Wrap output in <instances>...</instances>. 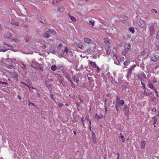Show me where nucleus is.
<instances>
[{
    "label": "nucleus",
    "mask_w": 159,
    "mask_h": 159,
    "mask_svg": "<svg viewBox=\"0 0 159 159\" xmlns=\"http://www.w3.org/2000/svg\"><path fill=\"white\" fill-rule=\"evenodd\" d=\"M4 44L5 46H3L2 48H0V52H5L9 50H13L14 48L11 45L7 44L4 43Z\"/></svg>",
    "instance_id": "obj_1"
},
{
    "label": "nucleus",
    "mask_w": 159,
    "mask_h": 159,
    "mask_svg": "<svg viewBox=\"0 0 159 159\" xmlns=\"http://www.w3.org/2000/svg\"><path fill=\"white\" fill-rule=\"evenodd\" d=\"M4 44L5 46H3L2 48H0V52H5L9 50H13L14 48L11 45L7 44L4 43Z\"/></svg>",
    "instance_id": "obj_2"
},
{
    "label": "nucleus",
    "mask_w": 159,
    "mask_h": 159,
    "mask_svg": "<svg viewBox=\"0 0 159 159\" xmlns=\"http://www.w3.org/2000/svg\"><path fill=\"white\" fill-rule=\"evenodd\" d=\"M31 66L35 69L43 70L41 65L37 62H32Z\"/></svg>",
    "instance_id": "obj_3"
},
{
    "label": "nucleus",
    "mask_w": 159,
    "mask_h": 159,
    "mask_svg": "<svg viewBox=\"0 0 159 159\" xmlns=\"http://www.w3.org/2000/svg\"><path fill=\"white\" fill-rule=\"evenodd\" d=\"M90 125H89V128L90 131L92 132V141L93 143L95 144L97 143L96 139V135L95 133L91 129V124L90 121H89Z\"/></svg>",
    "instance_id": "obj_4"
},
{
    "label": "nucleus",
    "mask_w": 159,
    "mask_h": 159,
    "mask_svg": "<svg viewBox=\"0 0 159 159\" xmlns=\"http://www.w3.org/2000/svg\"><path fill=\"white\" fill-rule=\"evenodd\" d=\"M131 46L130 44H126L125 46V52H123L122 54L123 55L125 56L128 52L130 50Z\"/></svg>",
    "instance_id": "obj_5"
},
{
    "label": "nucleus",
    "mask_w": 159,
    "mask_h": 159,
    "mask_svg": "<svg viewBox=\"0 0 159 159\" xmlns=\"http://www.w3.org/2000/svg\"><path fill=\"white\" fill-rule=\"evenodd\" d=\"M136 66L135 65H134L132 66L130 68H129L127 70V74L126 76L127 79L130 77V76L131 75L132 73V71H133L135 67Z\"/></svg>",
    "instance_id": "obj_6"
},
{
    "label": "nucleus",
    "mask_w": 159,
    "mask_h": 159,
    "mask_svg": "<svg viewBox=\"0 0 159 159\" xmlns=\"http://www.w3.org/2000/svg\"><path fill=\"white\" fill-rule=\"evenodd\" d=\"M137 23L141 28H144L146 27V24L145 22L142 19H139V20L137 21Z\"/></svg>",
    "instance_id": "obj_7"
},
{
    "label": "nucleus",
    "mask_w": 159,
    "mask_h": 159,
    "mask_svg": "<svg viewBox=\"0 0 159 159\" xmlns=\"http://www.w3.org/2000/svg\"><path fill=\"white\" fill-rule=\"evenodd\" d=\"M148 28L149 30L151 35L152 36L155 33V30L153 25H152L149 26Z\"/></svg>",
    "instance_id": "obj_8"
},
{
    "label": "nucleus",
    "mask_w": 159,
    "mask_h": 159,
    "mask_svg": "<svg viewBox=\"0 0 159 159\" xmlns=\"http://www.w3.org/2000/svg\"><path fill=\"white\" fill-rule=\"evenodd\" d=\"M12 37V34L9 32H7L4 35V37L7 39H11Z\"/></svg>",
    "instance_id": "obj_9"
},
{
    "label": "nucleus",
    "mask_w": 159,
    "mask_h": 159,
    "mask_svg": "<svg viewBox=\"0 0 159 159\" xmlns=\"http://www.w3.org/2000/svg\"><path fill=\"white\" fill-rule=\"evenodd\" d=\"M104 43L106 45V46H110L111 45V41L110 39L108 38H105L104 39Z\"/></svg>",
    "instance_id": "obj_10"
},
{
    "label": "nucleus",
    "mask_w": 159,
    "mask_h": 159,
    "mask_svg": "<svg viewBox=\"0 0 159 159\" xmlns=\"http://www.w3.org/2000/svg\"><path fill=\"white\" fill-rule=\"evenodd\" d=\"M129 108L127 105H125L124 106V111L125 112V115H127L129 113Z\"/></svg>",
    "instance_id": "obj_11"
},
{
    "label": "nucleus",
    "mask_w": 159,
    "mask_h": 159,
    "mask_svg": "<svg viewBox=\"0 0 159 159\" xmlns=\"http://www.w3.org/2000/svg\"><path fill=\"white\" fill-rule=\"evenodd\" d=\"M11 24L12 25H14L17 27H18L19 25V23L18 21H16L13 19H11Z\"/></svg>",
    "instance_id": "obj_12"
},
{
    "label": "nucleus",
    "mask_w": 159,
    "mask_h": 159,
    "mask_svg": "<svg viewBox=\"0 0 159 159\" xmlns=\"http://www.w3.org/2000/svg\"><path fill=\"white\" fill-rule=\"evenodd\" d=\"M105 49L106 52V55H109L111 53L110 46H105Z\"/></svg>",
    "instance_id": "obj_13"
},
{
    "label": "nucleus",
    "mask_w": 159,
    "mask_h": 159,
    "mask_svg": "<svg viewBox=\"0 0 159 159\" xmlns=\"http://www.w3.org/2000/svg\"><path fill=\"white\" fill-rule=\"evenodd\" d=\"M159 56L157 55H153L151 59L154 62L157 61L159 59Z\"/></svg>",
    "instance_id": "obj_14"
},
{
    "label": "nucleus",
    "mask_w": 159,
    "mask_h": 159,
    "mask_svg": "<svg viewBox=\"0 0 159 159\" xmlns=\"http://www.w3.org/2000/svg\"><path fill=\"white\" fill-rule=\"evenodd\" d=\"M96 64L94 62H93L92 61H90L89 63V66H91L93 68H96Z\"/></svg>",
    "instance_id": "obj_15"
},
{
    "label": "nucleus",
    "mask_w": 159,
    "mask_h": 159,
    "mask_svg": "<svg viewBox=\"0 0 159 159\" xmlns=\"http://www.w3.org/2000/svg\"><path fill=\"white\" fill-rule=\"evenodd\" d=\"M84 40L85 43H88V44H90L91 42V40L87 38H84Z\"/></svg>",
    "instance_id": "obj_16"
},
{
    "label": "nucleus",
    "mask_w": 159,
    "mask_h": 159,
    "mask_svg": "<svg viewBox=\"0 0 159 159\" xmlns=\"http://www.w3.org/2000/svg\"><path fill=\"white\" fill-rule=\"evenodd\" d=\"M103 117V115L101 114H99V115L98 113L96 114L95 118L98 120L102 119Z\"/></svg>",
    "instance_id": "obj_17"
},
{
    "label": "nucleus",
    "mask_w": 159,
    "mask_h": 159,
    "mask_svg": "<svg viewBox=\"0 0 159 159\" xmlns=\"http://www.w3.org/2000/svg\"><path fill=\"white\" fill-rule=\"evenodd\" d=\"M72 79L74 82H75L76 83L78 84L79 82V78L76 77L74 75L72 78Z\"/></svg>",
    "instance_id": "obj_18"
},
{
    "label": "nucleus",
    "mask_w": 159,
    "mask_h": 159,
    "mask_svg": "<svg viewBox=\"0 0 159 159\" xmlns=\"http://www.w3.org/2000/svg\"><path fill=\"white\" fill-rule=\"evenodd\" d=\"M148 86L150 89H154L155 88L154 87V85L153 83L151 82H149L148 85Z\"/></svg>",
    "instance_id": "obj_19"
},
{
    "label": "nucleus",
    "mask_w": 159,
    "mask_h": 159,
    "mask_svg": "<svg viewBox=\"0 0 159 159\" xmlns=\"http://www.w3.org/2000/svg\"><path fill=\"white\" fill-rule=\"evenodd\" d=\"M141 148L143 149L145 148V147L146 144V143L145 141L142 140L141 141Z\"/></svg>",
    "instance_id": "obj_20"
},
{
    "label": "nucleus",
    "mask_w": 159,
    "mask_h": 159,
    "mask_svg": "<svg viewBox=\"0 0 159 159\" xmlns=\"http://www.w3.org/2000/svg\"><path fill=\"white\" fill-rule=\"evenodd\" d=\"M65 10V8L62 6L60 7L58 9V11L59 12H63Z\"/></svg>",
    "instance_id": "obj_21"
},
{
    "label": "nucleus",
    "mask_w": 159,
    "mask_h": 159,
    "mask_svg": "<svg viewBox=\"0 0 159 159\" xmlns=\"http://www.w3.org/2000/svg\"><path fill=\"white\" fill-rule=\"evenodd\" d=\"M125 103L124 101L122 100L121 99L120 101L117 102V104H119V105H120L121 106H123Z\"/></svg>",
    "instance_id": "obj_22"
},
{
    "label": "nucleus",
    "mask_w": 159,
    "mask_h": 159,
    "mask_svg": "<svg viewBox=\"0 0 159 159\" xmlns=\"http://www.w3.org/2000/svg\"><path fill=\"white\" fill-rule=\"evenodd\" d=\"M43 35L44 37L47 38H49L50 37V34L46 32L43 34Z\"/></svg>",
    "instance_id": "obj_23"
},
{
    "label": "nucleus",
    "mask_w": 159,
    "mask_h": 159,
    "mask_svg": "<svg viewBox=\"0 0 159 159\" xmlns=\"http://www.w3.org/2000/svg\"><path fill=\"white\" fill-rule=\"evenodd\" d=\"M95 21L94 20H91L89 21V24L90 25H92V27H93L95 25Z\"/></svg>",
    "instance_id": "obj_24"
},
{
    "label": "nucleus",
    "mask_w": 159,
    "mask_h": 159,
    "mask_svg": "<svg viewBox=\"0 0 159 159\" xmlns=\"http://www.w3.org/2000/svg\"><path fill=\"white\" fill-rule=\"evenodd\" d=\"M21 65L20 66H21V68L23 69V70L26 69V67L24 63L23 62H21L20 63Z\"/></svg>",
    "instance_id": "obj_25"
},
{
    "label": "nucleus",
    "mask_w": 159,
    "mask_h": 159,
    "mask_svg": "<svg viewBox=\"0 0 159 159\" xmlns=\"http://www.w3.org/2000/svg\"><path fill=\"white\" fill-rule=\"evenodd\" d=\"M3 91L7 93H9L10 92V90L7 87L4 88L3 89Z\"/></svg>",
    "instance_id": "obj_26"
},
{
    "label": "nucleus",
    "mask_w": 159,
    "mask_h": 159,
    "mask_svg": "<svg viewBox=\"0 0 159 159\" xmlns=\"http://www.w3.org/2000/svg\"><path fill=\"white\" fill-rule=\"evenodd\" d=\"M70 19L72 21H73L74 22H75L76 21L77 19H76V18H75V17L72 16H70Z\"/></svg>",
    "instance_id": "obj_27"
},
{
    "label": "nucleus",
    "mask_w": 159,
    "mask_h": 159,
    "mask_svg": "<svg viewBox=\"0 0 159 159\" xmlns=\"http://www.w3.org/2000/svg\"><path fill=\"white\" fill-rule=\"evenodd\" d=\"M152 119L153 120L154 122L153 123V125H154L156 124L157 122V116L152 117Z\"/></svg>",
    "instance_id": "obj_28"
},
{
    "label": "nucleus",
    "mask_w": 159,
    "mask_h": 159,
    "mask_svg": "<svg viewBox=\"0 0 159 159\" xmlns=\"http://www.w3.org/2000/svg\"><path fill=\"white\" fill-rule=\"evenodd\" d=\"M57 66L55 65H52L51 67V70L53 71H55L57 70Z\"/></svg>",
    "instance_id": "obj_29"
},
{
    "label": "nucleus",
    "mask_w": 159,
    "mask_h": 159,
    "mask_svg": "<svg viewBox=\"0 0 159 159\" xmlns=\"http://www.w3.org/2000/svg\"><path fill=\"white\" fill-rule=\"evenodd\" d=\"M129 30L132 34H134V28H133V27L129 28Z\"/></svg>",
    "instance_id": "obj_30"
},
{
    "label": "nucleus",
    "mask_w": 159,
    "mask_h": 159,
    "mask_svg": "<svg viewBox=\"0 0 159 159\" xmlns=\"http://www.w3.org/2000/svg\"><path fill=\"white\" fill-rule=\"evenodd\" d=\"M77 47L81 49H83L84 47L81 44L78 43L77 45Z\"/></svg>",
    "instance_id": "obj_31"
},
{
    "label": "nucleus",
    "mask_w": 159,
    "mask_h": 159,
    "mask_svg": "<svg viewBox=\"0 0 159 159\" xmlns=\"http://www.w3.org/2000/svg\"><path fill=\"white\" fill-rule=\"evenodd\" d=\"M128 19V17L126 16H124L123 19V22L124 23H125L126 22V20H127Z\"/></svg>",
    "instance_id": "obj_32"
},
{
    "label": "nucleus",
    "mask_w": 159,
    "mask_h": 159,
    "mask_svg": "<svg viewBox=\"0 0 159 159\" xmlns=\"http://www.w3.org/2000/svg\"><path fill=\"white\" fill-rule=\"evenodd\" d=\"M50 52L52 54H56V52H55V49L53 48H51Z\"/></svg>",
    "instance_id": "obj_33"
},
{
    "label": "nucleus",
    "mask_w": 159,
    "mask_h": 159,
    "mask_svg": "<svg viewBox=\"0 0 159 159\" xmlns=\"http://www.w3.org/2000/svg\"><path fill=\"white\" fill-rule=\"evenodd\" d=\"M11 41L12 42L14 41V42H19L20 41L18 39H17V38L12 39Z\"/></svg>",
    "instance_id": "obj_34"
},
{
    "label": "nucleus",
    "mask_w": 159,
    "mask_h": 159,
    "mask_svg": "<svg viewBox=\"0 0 159 159\" xmlns=\"http://www.w3.org/2000/svg\"><path fill=\"white\" fill-rule=\"evenodd\" d=\"M50 31H51V33L55 35L57 34L56 32L53 29H51Z\"/></svg>",
    "instance_id": "obj_35"
},
{
    "label": "nucleus",
    "mask_w": 159,
    "mask_h": 159,
    "mask_svg": "<svg viewBox=\"0 0 159 159\" xmlns=\"http://www.w3.org/2000/svg\"><path fill=\"white\" fill-rule=\"evenodd\" d=\"M151 11L152 13H155L157 14V10L155 9H152L151 10Z\"/></svg>",
    "instance_id": "obj_36"
},
{
    "label": "nucleus",
    "mask_w": 159,
    "mask_h": 159,
    "mask_svg": "<svg viewBox=\"0 0 159 159\" xmlns=\"http://www.w3.org/2000/svg\"><path fill=\"white\" fill-rule=\"evenodd\" d=\"M21 84H24V85H25L27 86V87H28L29 88H30V87L27 84H26V83H25V82H21ZM30 91H32L31 90H30Z\"/></svg>",
    "instance_id": "obj_37"
},
{
    "label": "nucleus",
    "mask_w": 159,
    "mask_h": 159,
    "mask_svg": "<svg viewBox=\"0 0 159 159\" xmlns=\"http://www.w3.org/2000/svg\"><path fill=\"white\" fill-rule=\"evenodd\" d=\"M120 138L122 139V142L123 143H124L125 141V140L124 139V136L123 135H120Z\"/></svg>",
    "instance_id": "obj_38"
},
{
    "label": "nucleus",
    "mask_w": 159,
    "mask_h": 159,
    "mask_svg": "<svg viewBox=\"0 0 159 159\" xmlns=\"http://www.w3.org/2000/svg\"><path fill=\"white\" fill-rule=\"evenodd\" d=\"M85 119L87 121V122H88L89 121V116H87L85 118Z\"/></svg>",
    "instance_id": "obj_39"
},
{
    "label": "nucleus",
    "mask_w": 159,
    "mask_h": 159,
    "mask_svg": "<svg viewBox=\"0 0 159 159\" xmlns=\"http://www.w3.org/2000/svg\"><path fill=\"white\" fill-rule=\"evenodd\" d=\"M115 108L116 111L118 112L119 111L118 105V104H116L115 105Z\"/></svg>",
    "instance_id": "obj_40"
},
{
    "label": "nucleus",
    "mask_w": 159,
    "mask_h": 159,
    "mask_svg": "<svg viewBox=\"0 0 159 159\" xmlns=\"http://www.w3.org/2000/svg\"><path fill=\"white\" fill-rule=\"evenodd\" d=\"M59 0H53L52 3L53 4H54L58 2Z\"/></svg>",
    "instance_id": "obj_41"
},
{
    "label": "nucleus",
    "mask_w": 159,
    "mask_h": 159,
    "mask_svg": "<svg viewBox=\"0 0 159 159\" xmlns=\"http://www.w3.org/2000/svg\"><path fill=\"white\" fill-rule=\"evenodd\" d=\"M129 62L125 61L124 62L123 64L125 66H128L129 64Z\"/></svg>",
    "instance_id": "obj_42"
},
{
    "label": "nucleus",
    "mask_w": 159,
    "mask_h": 159,
    "mask_svg": "<svg viewBox=\"0 0 159 159\" xmlns=\"http://www.w3.org/2000/svg\"><path fill=\"white\" fill-rule=\"evenodd\" d=\"M50 97L52 99L54 100L55 99V98H54V95L53 94H50Z\"/></svg>",
    "instance_id": "obj_43"
},
{
    "label": "nucleus",
    "mask_w": 159,
    "mask_h": 159,
    "mask_svg": "<svg viewBox=\"0 0 159 159\" xmlns=\"http://www.w3.org/2000/svg\"><path fill=\"white\" fill-rule=\"evenodd\" d=\"M65 52H66V53H67L68 52V48L66 47L65 48V49L64 50Z\"/></svg>",
    "instance_id": "obj_44"
},
{
    "label": "nucleus",
    "mask_w": 159,
    "mask_h": 159,
    "mask_svg": "<svg viewBox=\"0 0 159 159\" xmlns=\"http://www.w3.org/2000/svg\"><path fill=\"white\" fill-rule=\"evenodd\" d=\"M81 121L83 122V126L84 127V118H83V117H82L81 118Z\"/></svg>",
    "instance_id": "obj_45"
},
{
    "label": "nucleus",
    "mask_w": 159,
    "mask_h": 159,
    "mask_svg": "<svg viewBox=\"0 0 159 159\" xmlns=\"http://www.w3.org/2000/svg\"><path fill=\"white\" fill-rule=\"evenodd\" d=\"M66 78L68 79V80L69 81H71V79L70 78V76H66Z\"/></svg>",
    "instance_id": "obj_46"
},
{
    "label": "nucleus",
    "mask_w": 159,
    "mask_h": 159,
    "mask_svg": "<svg viewBox=\"0 0 159 159\" xmlns=\"http://www.w3.org/2000/svg\"><path fill=\"white\" fill-rule=\"evenodd\" d=\"M141 83L142 85L143 86V89H146L144 83H143V82H142V81H141Z\"/></svg>",
    "instance_id": "obj_47"
},
{
    "label": "nucleus",
    "mask_w": 159,
    "mask_h": 159,
    "mask_svg": "<svg viewBox=\"0 0 159 159\" xmlns=\"http://www.w3.org/2000/svg\"><path fill=\"white\" fill-rule=\"evenodd\" d=\"M0 84H4L5 85H7L8 84V83L7 82H2V81H0Z\"/></svg>",
    "instance_id": "obj_48"
},
{
    "label": "nucleus",
    "mask_w": 159,
    "mask_h": 159,
    "mask_svg": "<svg viewBox=\"0 0 159 159\" xmlns=\"http://www.w3.org/2000/svg\"><path fill=\"white\" fill-rule=\"evenodd\" d=\"M28 102H29L28 105H30H30H33V106H35L34 104L33 103H32V102H30V101H28Z\"/></svg>",
    "instance_id": "obj_49"
},
{
    "label": "nucleus",
    "mask_w": 159,
    "mask_h": 159,
    "mask_svg": "<svg viewBox=\"0 0 159 159\" xmlns=\"http://www.w3.org/2000/svg\"><path fill=\"white\" fill-rule=\"evenodd\" d=\"M63 105V104L62 103L60 102L59 103L58 106L60 107H62Z\"/></svg>",
    "instance_id": "obj_50"
},
{
    "label": "nucleus",
    "mask_w": 159,
    "mask_h": 159,
    "mask_svg": "<svg viewBox=\"0 0 159 159\" xmlns=\"http://www.w3.org/2000/svg\"><path fill=\"white\" fill-rule=\"evenodd\" d=\"M120 98L119 96H117L116 98V100L117 101V102L120 100Z\"/></svg>",
    "instance_id": "obj_51"
},
{
    "label": "nucleus",
    "mask_w": 159,
    "mask_h": 159,
    "mask_svg": "<svg viewBox=\"0 0 159 159\" xmlns=\"http://www.w3.org/2000/svg\"><path fill=\"white\" fill-rule=\"evenodd\" d=\"M153 90H154L157 96H158V92L157 91L156 89L155 88L154 89H153Z\"/></svg>",
    "instance_id": "obj_52"
},
{
    "label": "nucleus",
    "mask_w": 159,
    "mask_h": 159,
    "mask_svg": "<svg viewBox=\"0 0 159 159\" xmlns=\"http://www.w3.org/2000/svg\"><path fill=\"white\" fill-rule=\"evenodd\" d=\"M96 68H97V70L98 71H99L100 70V69L99 68V67H98V66H97V65H96Z\"/></svg>",
    "instance_id": "obj_53"
},
{
    "label": "nucleus",
    "mask_w": 159,
    "mask_h": 159,
    "mask_svg": "<svg viewBox=\"0 0 159 159\" xmlns=\"http://www.w3.org/2000/svg\"><path fill=\"white\" fill-rule=\"evenodd\" d=\"M62 46V44L61 43H60L58 46V48H61Z\"/></svg>",
    "instance_id": "obj_54"
},
{
    "label": "nucleus",
    "mask_w": 159,
    "mask_h": 159,
    "mask_svg": "<svg viewBox=\"0 0 159 159\" xmlns=\"http://www.w3.org/2000/svg\"><path fill=\"white\" fill-rule=\"evenodd\" d=\"M42 47L43 48L45 49L47 47V46L46 45H43L42 46Z\"/></svg>",
    "instance_id": "obj_55"
},
{
    "label": "nucleus",
    "mask_w": 159,
    "mask_h": 159,
    "mask_svg": "<svg viewBox=\"0 0 159 159\" xmlns=\"http://www.w3.org/2000/svg\"><path fill=\"white\" fill-rule=\"evenodd\" d=\"M121 88L123 89H126V86L125 85L122 86Z\"/></svg>",
    "instance_id": "obj_56"
},
{
    "label": "nucleus",
    "mask_w": 159,
    "mask_h": 159,
    "mask_svg": "<svg viewBox=\"0 0 159 159\" xmlns=\"http://www.w3.org/2000/svg\"><path fill=\"white\" fill-rule=\"evenodd\" d=\"M91 48L90 47H89V48H87L86 50H85V51H90V50H91Z\"/></svg>",
    "instance_id": "obj_57"
},
{
    "label": "nucleus",
    "mask_w": 159,
    "mask_h": 159,
    "mask_svg": "<svg viewBox=\"0 0 159 159\" xmlns=\"http://www.w3.org/2000/svg\"><path fill=\"white\" fill-rule=\"evenodd\" d=\"M152 111L153 112H156V109L155 107L153 108L152 109Z\"/></svg>",
    "instance_id": "obj_58"
},
{
    "label": "nucleus",
    "mask_w": 159,
    "mask_h": 159,
    "mask_svg": "<svg viewBox=\"0 0 159 159\" xmlns=\"http://www.w3.org/2000/svg\"><path fill=\"white\" fill-rule=\"evenodd\" d=\"M123 128L122 127H120L119 128V130L120 131H121V132L122 131H123Z\"/></svg>",
    "instance_id": "obj_59"
},
{
    "label": "nucleus",
    "mask_w": 159,
    "mask_h": 159,
    "mask_svg": "<svg viewBox=\"0 0 159 159\" xmlns=\"http://www.w3.org/2000/svg\"><path fill=\"white\" fill-rule=\"evenodd\" d=\"M71 86V87L72 88H73L74 89H75V85L74 84H72Z\"/></svg>",
    "instance_id": "obj_60"
},
{
    "label": "nucleus",
    "mask_w": 159,
    "mask_h": 159,
    "mask_svg": "<svg viewBox=\"0 0 159 159\" xmlns=\"http://www.w3.org/2000/svg\"><path fill=\"white\" fill-rule=\"evenodd\" d=\"M36 92H37V94L38 96L39 97H40V94H39V91H38V92L36 91Z\"/></svg>",
    "instance_id": "obj_61"
},
{
    "label": "nucleus",
    "mask_w": 159,
    "mask_h": 159,
    "mask_svg": "<svg viewBox=\"0 0 159 159\" xmlns=\"http://www.w3.org/2000/svg\"><path fill=\"white\" fill-rule=\"evenodd\" d=\"M31 88L33 89H35V90H36V91H38V90L36 88H35L33 87H31Z\"/></svg>",
    "instance_id": "obj_62"
},
{
    "label": "nucleus",
    "mask_w": 159,
    "mask_h": 159,
    "mask_svg": "<svg viewBox=\"0 0 159 159\" xmlns=\"http://www.w3.org/2000/svg\"><path fill=\"white\" fill-rule=\"evenodd\" d=\"M17 97H18V98L20 100H21V97L19 95H18Z\"/></svg>",
    "instance_id": "obj_63"
},
{
    "label": "nucleus",
    "mask_w": 159,
    "mask_h": 159,
    "mask_svg": "<svg viewBox=\"0 0 159 159\" xmlns=\"http://www.w3.org/2000/svg\"><path fill=\"white\" fill-rule=\"evenodd\" d=\"M80 103H82L83 102V101L82 100H81V98H80Z\"/></svg>",
    "instance_id": "obj_64"
}]
</instances>
